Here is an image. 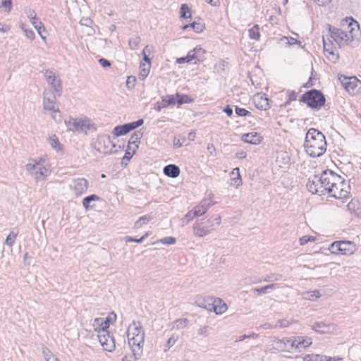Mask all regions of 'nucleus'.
Listing matches in <instances>:
<instances>
[{"mask_svg":"<svg viewBox=\"0 0 361 361\" xmlns=\"http://www.w3.org/2000/svg\"><path fill=\"white\" fill-rule=\"evenodd\" d=\"M328 26L330 37L339 47L348 45L353 40V37L351 34L352 30L348 32L330 25Z\"/></svg>","mask_w":361,"mask_h":361,"instance_id":"8","label":"nucleus"},{"mask_svg":"<svg viewBox=\"0 0 361 361\" xmlns=\"http://www.w3.org/2000/svg\"><path fill=\"white\" fill-rule=\"evenodd\" d=\"M178 339V336H175L174 335H172L167 341L166 345H165L164 351H166L169 350L176 342Z\"/></svg>","mask_w":361,"mask_h":361,"instance_id":"54","label":"nucleus"},{"mask_svg":"<svg viewBox=\"0 0 361 361\" xmlns=\"http://www.w3.org/2000/svg\"><path fill=\"white\" fill-rule=\"evenodd\" d=\"M341 176L332 171H324L320 175H314L309 178L307 183V190L312 194L325 195L332 180H340Z\"/></svg>","mask_w":361,"mask_h":361,"instance_id":"1","label":"nucleus"},{"mask_svg":"<svg viewBox=\"0 0 361 361\" xmlns=\"http://www.w3.org/2000/svg\"><path fill=\"white\" fill-rule=\"evenodd\" d=\"M66 124L68 130L73 132H84L87 134L88 130H97L95 124L92 122L90 118L85 116L80 118L70 117L66 121Z\"/></svg>","mask_w":361,"mask_h":361,"instance_id":"5","label":"nucleus"},{"mask_svg":"<svg viewBox=\"0 0 361 361\" xmlns=\"http://www.w3.org/2000/svg\"><path fill=\"white\" fill-rule=\"evenodd\" d=\"M303 361H327V356L319 354H307L302 357Z\"/></svg>","mask_w":361,"mask_h":361,"instance_id":"30","label":"nucleus"},{"mask_svg":"<svg viewBox=\"0 0 361 361\" xmlns=\"http://www.w3.org/2000/svg\"><path fill=\"white\" fill-rule=\"evenodd\" d=\"M290 324V323L289 322V321H288L286 319H279L274 327L275 328H286V327L289 326Z\"/></svg>","mask_w":361,"mask_h":361,"instance_id":"60","label":"nucleus"},{"mask_svg":"<svg viewBox=\"0 0 361 361\" xmlns=\"http://www.w3.org/2000/svg\"><path fill=\"white\" fill-rule=\"evenodd\" d=\"M140 42H141L140 37L137 36L134 38H131L129 39L128 45L131 49H136L138 47Z\"/></svg>","mask_w":361,"mask_h":361,"instance_id":"49","label":"nucleus"},{"mask_svg":"<svg viewBox=\"0 0 361 361\" xmlns=\"http://www.w3.org/2000/svg\"><path fill=\"white\" fill-rule=\"evenodd\" d=\"M323 43H324V51L326 53V56L327 59L333 62L336 63L337 60L338 59V54L337 51L334 50L331 47V44H328L325 42L324 39L323 38Z\"/></svg>","mask_w":361,"mask_h":361,"instance_id":"22","label":"nucleus"},{"mask_svg":"<svg viewBox=\"0 0 361 361\" xmlns=\"http://www.w3.org/2000/svg\"><path fill=\"white\" fill-rule=\"evenodd\" d=\"M189 320L186 318L178 319L173 322V328L176 329H182L187 326Z\"/></svg>","mask_w":361,"mask_h":361,"instance_id":"44","label":"nucleus"},{"mask_svg":"<svg viewBox=\"0 0 361 361\" xmlns=\"http://www.w3.org/2000/svg\"><path fill=\"white\" fill-rule=\"evenodd\" d=\"M175 104L176 99L173 94H168L161 97V107H167Z\"/></svg>","mask_w":361,"mask_h":361,"instance_id":"40","label":"nucleus"},{"mask_svg":"<svg viewBox=\"0 0 361 361\" xmlns=\"http://www.w3.org/2000/svg\"><path fill=\"white\" fill-rule=\"evenodd\" d=\"M49 142L56 152L61 153V154H63V145L60 144L58 137L55 135L49 138Z\"/></svg>","mask_w":361,"mask_h":361,"instance_id":"27","label":"nucleus"},{"mask_svg":"<svg viewBox=\"0 0 361 361\" xmlns=\"http://www.w3.org/2000/svg\"><path fill=\"white\" fill-rule=\"evenodd\" d=\"M295 345V349L306 348L312 345V338L308 336H295V341L293 342Z\"/></svg>","mask_w":361,"mask_h":361,"instance_id":"21","label":"nucleus"},{"mask_svg":"<svg viewBox=\"0 0 361 361\" xmlns=\"http://www.w3.org/2000/svg\"><path fill=\"white\" fill-rule=\"evenodd\" d=\"M25 13H26L27 18L30 19V21H32V20L37 18L36 13L33 9H31V8L27 9L25 11Z\"/></svg>","mask_w":361,"mask_h":361,"instance_id":"63","label":"nucleus"},{"mask_svg":"<svg viewBox=\"0 0 361 361\" xmlns=\"http://www.w3.org/2000/svg\"><path fill=\"white\" fill-rule=\"evenodd\" d=\"M350 188V185L345 180H341L339 183H336V180H332L326 194L336 199H343L348 197Z\"/></svg>","mask_w":361,"mask_h":361,"instance_id":"7","label":"nucleus"},{"mask_svg":"<svg viewBox=\"0 0 361 361\" xmlns=\"http://www.w3.org/2000/svg\"><path fill=\"white\" fill-rule=\"evenodd\" d=\"M39 164L40 163L36 160L30 159L29 162L25 165V169L33 176Z\"/></svg>","mask_w":361,"mask_h":361,"instance_id":"39","label":"nucleus"},{"mask_svg":"<svg viewBox=\"0 0 361 361\" xmlns=\"http://www.w3.org/2000/svg\"><path fill=\"white\" fill-rule=\"evenodd\" d=\"M149 235L148 233H146L145 235H143L141 238H133V237H131V236H126L125 237V241L126 243H130V242H135V243H140L142 242H143V240Z\"/></svg>","mask_w":361,"mask_h":361,"instance_id":"51","label":"nucleus"},{"mask_svg":"<svg viewBox=\"0 0 361 361\" xmlns=\"http://www.w3.org/2000/svg\"><path fill=\"white\" fill-rule=\"evenodd\" d=\"M0 8H4L6 13H9L12 8V0H3L0 4Z\"/></svg>","mask_w":361,"mask_h":361,"instance_id":"50","label":"nucleus"},{"mask_svg":"<svg viewBox=\"0 0 361 361\" xmlns=\"http://www.w3.org/2000/svg\"><path fill=\"white\" fill-rule=\"evenodd\" d=\"M282 275L277 273H270L266 275L264 279L261 281L264 282H274L281 281L282 279Z\"/></svg>","mask_w":361,"mask_h":361,"instance_id":"41","label":"nucleus"},{"mask_svg":"<svg viewBox=\"0 0 361 361\" xmlns=\"http://www.w3.org/2000/svg\"><path fill=\"white\" fill-rule=\"evenodd\" d=\"M47 169L44 166H43L41 164H39V165L37 167V169L33 175V177L37 181L43 179L45 176H47Z\"/></svg>","mask_w":361,"mask_h":361,"instance_id":"33","label":"nucleus"},{"mask_svg":"<svg viewBox=\"0 0 361 361\" xmlns=\"http://www.w3.org/2000/svg\"><path fill=\"white\" fill-rule=\"evenodd\" d=\"M221 220L219 214H214L205 221H196L192 226L193 235L202 238L210 234L219 226Z\"/></svg>","mask_w":361,"mask_h":361,"instance_id":"3","label":"nucleus"},{"mask_svg":"<svg viewBox=\"0 0 361 361\" xmlns=\"http://www.w3.org/2000/svg\"><path fill=\"white\" fill-rule=\"evenodd\" d=\"M129 346L141 347L143 349L145 332L140 322H133L128 329Z\"/></svg>","mask_w":361,"mask_h":361,"instance_id":"6","label":"nucleus"},{"mask_svg":"<svg viewBox=\"0 0 361 361\" xmlns=\"http://www.w3.org/2000/svg\"><path fill=\"white\" fill-rule=\"evenodd\" d=\"M207 149L210 155H212V156L216 155V148H215L214 144L209 143L207 145Z\"/></svg>","mask_w":361,"mask_h":361,"instance_id":"64","label":"nucleus"},{"mask_svg":"<svg viewBox=\"0 0 361 361\" xmlns=\"http://www.w3.org/2000/svg\"><path fill=\"white\" fill-rule=\"evenodd\" d=\"M56 96L51 91H44L43 94V108L52 113L60 112L59 106L56 104Z\"/></svg>","mask_w":361,"mask_h":361,"instance_id":"14","label":"nucleus"},{"mask_svg":"<svg viewBox=\"0 0 361 361\" xmlns=\"http://www.w3.org/2000/svg\"><path fill=\"white\" fill-rule=\"evenodd\" d=\"M248 35L250 39H255L256 41L259 40L261 36L259 32V25L256 24L252 27L249 29Z\"/></svg>","mask_w":361,"mask_h":361,"instance_id":"37","label":"nucleus"},{"mask_svg":"<svg viewBox=\"0 0 361 361\" xmlns=\"http://www.w3.org/2000/svg\"><path fill=\"white\" fill-rule=\"evenodd\" d=\"M34 27L37 30L38 34L41 36L42 39H44V37L42 36V32L45 31V27L42 22L38 20V18H36L32 21H30Z\"/></svg>","mask_w":361,"mask_h":361,"instance_id":"45","label":"nucleus"},{"mask_svg":"<svg viewBox=\"0 0 361 361\" xmlns=\"http://www.w3.org/2000/svg\"><path fill=\"white\" fill-rule=\"evenodd\" d=\"M192 28L197 33L202 32L205 28L204 23L202 21H194L192 23L185 24L181 27V29L185 30L188 28Z\"/></svg>","mask_w":361,"mask_h":361,"instance_id":"26","label":"nucleus"},{"mask_svg":"<svg viewBox=\"0 0 361 361\" xmlns=\"http://www.w3.org/2000/svg\"><path fill=\"white\" fill-rule=\"evenodd\" d=\"M304 147L308 155L319 157L326 150V142L324 134L315 128H310L306 133Z\"/></svg>","mask_w":361,"mask_h":361,"instance_id":"2","label":"nucleus"},{"mask_svg":"<svg viewBox=\"0 0 361 361\" xmlns=\"http://www.w3.org/2000/svg\"><path fill=\"white\" fill-rule=\"evenodd\" d=\"M163 171L165 176L170 178H176L180 173L179 167L175 164H169L164 166Z\"/></svg>","mask_w":361,"mask_h":361,"instance_id":"25","label":"nucleus"},{"mask_svg":"<svg viewBox=\"0 0 361 361\" xmlns=\"http://www.w3.org/2000/svg\"><path fill=\"white\" fill-rule=\"evenodd\" d=\"M196 57V61L192 62L194 64L203 61L204 59L205 50L200 47H196L193 49Z\"/></svg>","mask_w":361,"mask_h":361,"instance_id":"38","label":"nucleus"},{"mask_svg":"<svg viewBox=\"0 0 361 361\" xmlns=\"http://www.w3.org/2000/svg\"><path fill=\"white\" fill-rule=\"evenodd\" d=\"M215 202H212L209 200H202L200 204L194 207L195 214L199 215V216L204 214L210 207L215 204Z\"/></svg>","mask_w":361,"mask_h":361,"instance_id":"20","label":"nucleus"},{"mask_svg":"<svg viewBox=\"0 0 361 361\" xmlns=\"http://www.w3.org/2000/svg\"><path fill=\"white\" fill-rule=\"evenodd\" d=\"M47 82L51 86L55 94L60 97L62 93V85L60 79H57V76L52 71L47 70L44 73Z\"/></svg>","mask_w":361,"mask_h":361,"instance_id":"17","label":"nucleus"},{"mask_svg":"<svg viewBox=\"0 0 361 361\" xmlns=\"http://www.w3.org/2000/svg\"><path fill=\"white\" fill-rule=\"evenodd\" d=\"M262 140V137L255 132L244 134L242 137L243 142L253 145L259 144Z\"/></svg>","mask_w":361,"mask_h":361,"instance_id":"24","label":"nucleus"},{"mask_svg":"<svg viewBox=\"0 0 361 361\" xmlns=\"http://www.w3.org/2000/svg\"><path fill=\"white\" fill-rule=\"evenodd\" d=\"M20 27H21L22 30H23L25 35L27 37V38H28L30 40H33L35 39V32L32 30L27 29V28L24 27L23 25H22Z\"/></svg>","mask_w":361,"mask_h":361,"instance_id":"56","label":"nucleus"},{"mask_svg":"<svg viewBox=\"0 0 361 361\" xmlns=\"http://www.w3.org/2000/svg\"><path fill=\"white\" fill-rule=\"evenodd\" d=\"M274 343L278 350L286 351V345L284 344V342H282V339L276 338Z\"/></svg>","mask_w":361,"mask_h":361,"instance_id":"61","label":"nucleus"},{"mask_svg":"<svg viewBox=\"0 0 361 361\" xmlns=\"http://www.w3.org/2000/svg\"><path fill=\"white\" fill-rule=\"evenodd\" d=\"M214 308L213 309V311L216 314H221L225 312L227 310V305L225 302L219 303V302H214Z\"/></svg>","mask_w":361,"mask_h":361,"instance_id":"46","label":"nucleus"},{"mask_svg":"<svg viewBox=\"0 0 361 361\" xmlns=\"http://www.w3.org/2000/svg\"><path fill=\"white\" fill-rule=\"evenodd\" d=\"M329 250L332 254L350 255L355 251V245L351 241H335L331 244Z\"/></svg>","mask_w":361,"mask_h":361,"instance_id":"10","label":"nucleus"},{"mask_svg":"<svg viewBox=\"0 0 361 361\" xmlns=\"http://www.w3.org/2000/svg\"><path fill=\"white\" fill-rule=\"evenodd\" d=\"M116 319V314L111 312L106 319L95 318L94 320V327L95 331H108L110 324L114 323Z\"/></svg>","mask_w":361,"mask_h":361,"instance_id":"15","label":"nucleus"},{"mask_svg":"<svg viewBox=\"0 0 361 361\" xmlns=\"http://www.w3.org/2000/svg\"><path fill=\"white\" fill-rule=\"evenodd\" d=\"M92 145L99 152L104 154L112 153L116 147L108 135H99Z\"/></svg>","mask_w":361,"mask_h":361,"instance_id":"9","label":"nucleus"},{"mask_svg":"<svg viewBox=\"0 0 361 361\" xmlns=\"http://www.w3.org/2000/svg\"><path fill=\"white\" fill-rule=\"evenodd\" d=\"M315 240V237L310 235H304L299 239L300 244L301 245H305L309 242H313Z\"/></svg>","mask_w":361,"mask_h":361,"instance_id":"55","label":"nucleus"},{"mask_svg":"<svg viewBox=\"0 0 361 361\" xmlns=\"http://www.w3.org/2000/svg\"><path fill=\"white\" fill-rule=\"evenodd\" d=\"M288 99L285 103V106L289 105L291 102L295 101L297 99V93L295 91L288 90L286 92Z\"/></svg>","mask_w":361,"mask_h":361,"instance_id":"52","label":"nucleus"},{"mask_svg":"<svg viewBox=\"0 0 361 361\" xmlns=\"http://www.w3.org/2000/svg\"><path fill=\"white\" fill-rule=\"evenodd\" d=\"M180 17L181 18H184V19L191 18V9L185 4H183L181 5L180 8Z\"/></svg>","mask_w":361,"mask_h":361,"instance_id":"42","label":"nucleus"},{"mask_svg":"<svg viewBox=\"0 0 361 361\" xmlns=\"http://www.w3.org/2000/svg\"><path fill=\"white\" fill-rule=\"evenodd\" d=\"M138 149V146L132 147L128 146V148L126 151L125 155L122 159V164L126 166L130 159L133 157V154L135 153L136 150Z\"/></svg>","mask_w":361,"mask_h":361,"instance_id":"28","label":"nucleus"},{"mask_svg":"<svg viewBox=\"0 0 361 361\" xmlns=\"http://www.w3.org/2000/svg\"><path fill=\"white\" fill-rule=\"evenodd\" d=\"M99 197L97 195H91L89 196L85 197L82 200V205L85 209H89L90 208H92L93 206H90V203L92 201H98L99 200Z\"/></svg>","mask_w":361,"mask_h":361,"instance_id":"34","label":"nucleus"},{"mask_svg":"<svg viewBox=\"0 0 361 361\" xmlns=\"http://www.w3.org/2000/svg\"><path fill=\"white\" fill-rule=\"evenodd\" d=\"M176 242V238L171 236L165 237L160 240V243L164 245H173L175 244Z\"/></svg>","mask_w":361,"mask_h":361,"instance_id":"59","label":"nucleus"},{"mask_svg":"<svg viewBox=\"0 0 361 361\" xmlns=\"http://www.w3.org/2000/svg\"><path fill=\"white\" fill-rule=\"evenodd\" d=\"M214 302H222V300L220 298H214L211 296H200L197 295L195 298V304L202 308H204L208 311H213L214 308Z\"/></svg>","mask_w":361,"mask_h":361,"instance_id":"16","label":"nucleus"},{"mask_svg":"<svg viewBox=\"0 0 361 361\" xmlns=\"http://www.w3.org/2000/svg\"><path fill=\"white\" fill-rule=\"evenodd\" d=\"M342 86L350 94H354L357 87L359 80L356 77L341 76L339 78Z\"/></svg>","mask_w":361,"mask_h":361,"instance_id":"18","label":"nucleus"},{"mask_svg":"<svg viewBox=\"0 0 361 361\" xmlns=\"http://www.w3.org/2000/svg\"><path fill=\"white\" fill-rule=\"evenodd\" d=\"M151 65L147 64L145 63H140L139 72V78L140 80H143L147 77Z\"/></svg>","mask_w":361,"mask_h":361,"instance_id":"32","label":"nucleus"},{"mask_svg":"<svg viewBox=\"0 0 361 361\" xmlns=\"http://www.w3.org/2000/svg\"><path fill=\"white\" fill-rule=\"evenodd\" d=\"M142 133L140 131L134 132L130 136L128 146H131L133 145H134L133 147L138 146V145L140 142V139L142 138Z\"/></svg>","mask_w":361,"mask_h":361,"instance_id":"31","label":"nucleus"},{"mask_svg":"<svg viewBox=\"0 0 361 361\" xmlns=\"http://www.w3.org/2000/svg\"><path fill=\"white\" fill-rule=\"evenodd\" d=\"M174 97L176 103H177L178 105L188 104L192 102V99L187 94H180L179 93H176Z\"/></svg>","mask_w":361,"mask_h":361,"instance_id":"36","label":"nucleus"},{"mask_svg":"<svg viewBox=\"0 0 361 361\" xmlns=\"http://www.w3.org/2000/svg\"><path fill=\"white\" fill-rule=\"evenodd\" d=\"M300 102L305 104L314 110H319L326 102L324 94L318 90L312 89L305 92L299 99Z\"/></svg>","mask_w":361,"mask_h":361,"instance_id":"4","label":"nucleus"},{"mask_svg":"<svg viewBox=\"0 0 361 361\" xmlns=\"http://www.w3.org/2000/svg\"><path fill=\"white\" fill-rule=\"evenodd\" d=\"M186 140L185 137L179 135L178 137H174L173 140V147L176 148H180L183 146V142Z\"/></svg>","mask_w":361,"mask_h":361,"instance_id":"48","label":"nucleus"},{"mask_svg":"<svg viewBox=\"0 0 361 361\" xmlns=\"http://www.w3.org/2000/svg\"><path fill=\"white\" fill-rule=\"evenodd\" d=\"M305 298H307L309 300H313L314 298H319L321 297L320 292L317 290L314 291H310L306 293Z\"/></svg>","mask_w":361,"mask_h":361,"instance_id":"57","label":"nucleus"},{"mask_svg":"<svg viewBox=\"0 0 361 361\" xmlns=\"http://www.w3.org/2000/svg\"><path fill=\"white\" fill-rule=\"evenodd\" d=\"M98 339L104 350L113 352L116 348L115 339L109 331H99Z\"/></svg>","mask_w":361,"mask_h":361,"instance_id":"11","label":"nucleus"},{"mask_svg":"<svg viewBox=\"0 0 361 361\" xmlns=\"http://www.w3.org/2000/svg\"><path fill=\"white\" fill-rule=\"evenodd\" d=\"M327 328V326H326V324L323 322H315L312 326V329L317 331V332H319L320 334H324L326 332L325 329Z\"/></svg>","mask_w":361,"mask_h":361,"instance_id":"47","label":"nucleus"},{"mask_svg":"<svg viewBox=\"0 0 361 361\" xmlns=\"http://www.w3.org/2000/svg\"><path fill=\"white\" fill-rule=\"evenodd\" d=\"M132 354L126 355L122 358V361H137L140 359L142 355V350L141 347H133L130 346Z\"/></svg>","mask_w":361,"mask_h":361,"instance_id":"23","label":"nucleus"},{"mask_svg":"<svg viewBox=\"0 0 361 361\" xmlns=\"http://www.w3.org/2000/svg\"><path fill=\"white\" fill-rule=\"evenodd\" d=\"M154 216L152 214H148L144 216H140L135 223V227L136 228H140L142 227L144 225L148 224L152 219Z\"/></svg>","mask_w":361,"mask_h":361,"instance_id":"29","label":"nucleus"},{"mask_svg":"<svg viewBox=\"0 0 361 361\" xmlns=\"http://www.w3.org/2000/svg\"><path fill=\"white\" fill-rule=\"evenodd\" d=\"M295 336L292 337H286L282 339V342H284V344L286 345L287 344H290L291 348H295V345H293V342L295 341Z\"/></svg>","mask_w":361,"mask_h":361,"instance_id":"62","label":"nucleus"},{"mask_svg":"<svg viewBox=\"0 0 361 361\" xmlns=\"http://www.w3.org/2000/svg\"><path fill=\"white\" fill-rule=\"evenodd\" d=\"M18 235V231L12 230L10 233L7 235L5 243L9 247H12L14 245L16 237Z\"/></svg>","mask_w":361,"mask_h":361,"instance_id":"43","label":"nucleus"},{"mask_svg":"<svg viewBox=\"0 0 361 361\" xmlns=\"http://www.w3.org/2000/svg\"><path fill=\"white\" fill-rule=\"evenodd\" d=\"M143 123L144 120L142 118H140L134 122L125 123L121 126H117L114 128L112 133L116 137L124 135L129 133L130 131L141 126Z\"/></svg>","mask_w":361,"mask_h":361,"instance_id":"12","label":"nucleus"},{"mask_svg":"<svg viewBox=\"0 0 361 361\" xmlns=\"http://www.w3.org/2000/svg\"><path fill=\"white\" fill-rule=\"evenodd\" d=\"M235 114L238 116H251V113L249 111L246 110L245 109L240 108V107H239L238 106H235Z\"/></svg>","mask_w":361,"mask_h":361,"instance_id":"53","label":"nucleus"},{"mask_svg":"<svg viewBox=\"0 0 361 361\" xmlns=\"http://www.w3.org/2000/svg\"><path fill=\"white\" fill-rule=\"evenodd\" d=\"M276 288H278V285L276 283H271L261 288H253L251 289V291L253 293H257L258 295H261L267 293L269 289H275Z\"/></svg>","mask_w":361,"mask_h":361,"instance_id":"35","label":"nucleus"},{"mask_svg":"<svg viewBox=\"0 0 361 361\" xmlns=\"http://www.w3.org/2000/svg\"><path fill=\"white\" fill-rule=\"evenodd\" d=\"M93 23V20L89 17H83L80 20V24L86 27H91Z\"/></svg>","mask_w":361,"mask_h":361,"instance_id":"58","label":"nucleus"},{"mask_svg":"<svg viewBox=\"0 0 361 361\" xmlns=\"http://www.w3.org/2000/svg\"><path fill=\"white\" fill-rule=\"evenodd\" d=\"M252 102L257 109L266 111L271 107L269 99L267 94L264 93L256 94L252 99Z\"/></svg>","mask_w":361,"mask_h":361,"instance_id":"19","label":"nucleus"},{"mask_svg":"<svg viewBox=\"0 0 361 361\" xmlns=\"http://www.w3.org/2000/svg\"><path fill=\"white\" fill-rule=\"evenodd\" d=\"M70 188L75 197H80L87 192L89 188V181L85 178H74Z\"/></svg>","mask_w":361,"mask_h":361,"instance_id":"13","label":"nucleus"}]
</instances>
